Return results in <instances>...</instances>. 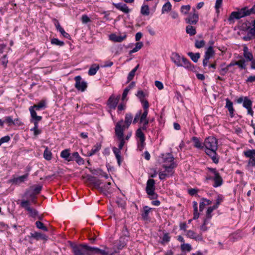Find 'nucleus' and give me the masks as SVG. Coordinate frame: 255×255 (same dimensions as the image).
I'll return each mask as SVG.
<instances>
[{
    "label": "nucleus",
    "instance_id": "nucleus-1",
    "mask_svg": "<svg viewBox=\"0 0 255 255\" xmlns=\"http://www.w3.org/2000/svg\"><path fill=\"white\" fill-rule=\"evenodd\" d=\"M73 255H92L91 247L86 244H77L69 242Z\"/></svg>",
    "mask_w": 255,
    "mask_h": 255
},
{
    "label": "nucleus",
    "instance_id": "nucleus-2",
    "mask_svg": "<svg viewBox=\"0 0 255 255\" xmlns=\"http://www.w3.org/2000/svg\"><path fill=\"white\" fill-rule=\"evenodd\" d=\"M254 8H255L248 9L247 7H245L242 8L240 11L232 12L229 19H239L241 18L250 15L251 14V12L254 10Z\"/></svg>",
    "mask_w": 255,
    "mask_h": 255
},
{
    "label": "nucleus",
    "instance_id": "nucleus-3",
    "mask_svg": "<svg viewBox=\"0 0 255 255\" xmlns=\"http://www.w3.org/2000/svg\"><path fill=\"white\" fill-rule=\"evenodd\" d=\"M155 180L153 179H149L146 183V192L149 195L151 200L156 199L158 197L157 194L155 192Z\"/></svg>",
    "mask_w": 255,
    "mask_h": 255
},
{
    "label": "nucleus",
    "instance_id": "nucleus-4",
    "mask_svg": "<svg viewBox=\"0 0 255 255\" xmlns=\"http://www.w3.org/2000/svg\"><path fill=\"white\" fill-rule=\"evenodd\" d=\"M46 108L45 102L43 100L41 101L39 103L30 106L29 110L30 113V115L32 118H35L37 120H41L42 117L37 116L35 110L39 111L41 109H44Z\"/></svg>",
    "mask_w": 255,
    "mask_h": 255
},
{
    "label": "nucleus",
    "instance_id": "nucleus-5",
    "mask_svg": "<svg viewBox=\"0 0 255 255\" xmlns=\"http://www.w3.org/2000/svg\"><path fill=\"white\" fill-rule=\"evenodd\" d=\"M203 144L207 150L218 149V140L216 138L213 136L206 138Z\"/></svg>",
    "mask_w": 255,
    "mask_h": 255
},
{
    "label": "nucleus",
    "instance_id": "nucleus-6",
    "mask_svg": "<svg viewBox=\"0 0 255 255\" xmlns=\"http://www.w3.org/2000/svg\"><path fill=\"white\" fill-rule=\"evenodd\" d=\"M208 169L214 174V177H213L214 184H213V186L214 187H217L221 186L223 182V179L217 169L216 168L210 167H208Z\"/></svg>",
    "mask_w": 255,
    "mask_h": 255
},
{
    "label": "nucleus",
    "instance_id": "nucleus-7",
    "mask_svg": "<svg viewBox=\"0 0 255 255\" xmlns=\"http://www.w3.org/2000/svg\"><path fill=\"white\" fill-rule=\"evenodd\" d=\"M29 205V202L28 200H23L20 203V206L28 212L29 216L35 218L38 215V212L35 209L31 208Z\"/></svg>",
    "mask_w": 255,
    "mask_h": 255
},
{
    "label": "nucleus",
    "instance_id": "nucleus-8",
    "mask_svg": "<svg viewBox=\"0 0 255 255\" xmlns=\"http://www.w3.org/2000/svg\"><path fill=\"white\" fill-rule=\"evenodd\" d=\"M123 122V120H121L115 126V132L117 138L124 137V132L126 127L125 125H122Z\"/></svg>",
    "mask_w": 255,
    "mask_h": 255
},
{
    "label": "nucleus",
    "instance_id": "nucleus-9",
    "mask_svg": "<svg viewBox=\"0 0 255 255\" xmlns=\"http://www.w3.org/2000/svg\"><path fill=\"white\" fill-rule=\"evenodd\" d=\"M74 80L75 81V88L81 92L85 91L87 87V83L84 81H81L82 78L80 76H76Z\"/></svg>",
    "mask_w": 255,
    "mask_h": 255
},
{
    "label": "nucleus",
    "instance_id": "nucleus-10",
    "mask_svg": "<svg viewBox=\"0 0 255 255\" xmlns=\"http://www.w3.org/2000/svg\"><path fill=\"white\" fill-rule=\"evenodd\" d=\"M87 180L89 183L91 185H93L95 188L99 190H100V185H101L102 182L100 179H98L96 177L91 175H88Z\"/></svg>",
    "mask_w": 255,
    "mask_h": 255
},
{
    "label": "nucleus",
    "instance_id": "nucleus-11",
    "mask_svg": "<svg viewBox=\"0 0 255 255\" xmlns=\"http://www.w3.org/2000/svg\"><path fill=\"white\" fill-rule=\"evenodd\" d=\"M120 99V96L115 97L114 95H111L107 101V105L111 109H115L117 106Z\"/></svg>",
    "mask_w": 255,
    "mask_h": 255
},
{
    "label": "nucleus",
    "instance_id": "nucleus-12",
    "mask_svg": "<svg viewBox=\"0 0 255 255\" xmlns=\"http://www.w3.org/2000/svg\"><path fill=\"white\" fill-rule=\"evenodd\" d=\"M176 167V164L175 162H172L170 164H164L163 167L165 169L164 172L166 173L167 175L169 177L172 176L174 173L173 169Z\"/></svg>",
    "mask_w": 255,
    "mask_h": 255
},
{
    "label": "nucleus",
    "instance_id": "nucleus-13",
    "mask_svg": "<svg viewBox=\"0 0 255 255\" xmlns=\"http://www.w3.org/2000/svg\"><path fill=\"white\" fill-rule=\"evenodd\" d=\"M186 236L190 239H194L197 241H202L203 240L201 234H197L192 230L187 231Z\"/></svg>",
    "mask_w": 255,
    "mask_h": 255
},
{
    "label": "nucleus",
    "instance_id": "nucleus-14",
    "mask_svg": "<svg viewBox=\"0 0 255 255\" xmlns=\"http://www.w3.org/2000/svg\"><path fill=\"white\" fill-rule=\"evenodd\" d=\"M92 255L95 254H99L101 255H113V253L110 252L108 249L106 250H101L96 247H92L91 248Z\"/></svg>",
    "mask_w": 255,
    "mask_h": 255
},
{
    "label": "nucleus",
    "instance_id": "nucleus-15",
    "mask_svg": "<svg viewBox=\"0 0 255 255\" xmlns=\"http://www.w3.org/2000/svg\"><path fill=\"white\" fill-rule=\"evenodd\" d=\"M194 13L186 19V22L190 24H195L198 21L199 16L195 8H193Z\"/></svg>",
    "mask_w": 255,
    "mask_h": 255
},
{
    "label": "nucleus",
    "instance_id": "nucleus-16",
    "mask_svg": "<svg viewBox=\"0 0 255 255\" xmlns=\"http://www.w3.org/2000/svg\"><path fill=\"white\" fill-rule=\"evenodd\" d=\"M28 176V174L26 173L20 176H18L16 178H13L10 180V182L14 184H19L24 182L27 179Z\"/></svg>",
    "mask_w": 255,
    "mask_h": 255
},
{
    "label": "nucleus",
    "instance_id": "nucleus-17",
    "mask_svg": "<svg viewBox=\"0 0 255 255\" xmlns=\"http://www.w3.org/2000/svg\"><path fill=\"white\" fill-rule=\"evenodd\" d=\"M182 57L179 54L177 53H173L171 56L172 61L175 63L178 67L182 66Z\"/></svg>",
    "mask_w": 255,
    "mask_h": 255
},
{
    "label": "nucleus",
    "instance_id": "nucleus-18",
    "mask_svg": "<svg viewBox=\"0 0 255 255\" xmlns=\"http://www.w3.org/2000/svg\"><path fill=\"white\" fill-rule=\"evenodd\" d=\"M113 5L117 9L120 10L126 13H128L130 11V9L128 8V6L125 3L121 2L118 3H114Z\"/></svg>",
    "mask_w": 255,
    "mask_h": 255
},
{
    "label": "nucleus",
    "instance_id": "nucleus-19",
    "mask_svg": "<svg viewBox=\"0 0 255 255\" xmlns=\"http://www.w3.org/2000/svg\"><path fill=\"white\" fill-rule=\"evenodd\" d=\"M182 61L183 62L182 67H184L185 68L191 71H193L194 69V65L185 57H182Z\"/></svg>",
    "mask_w": 255,
    "mask_h": 255
},
{
    "label": "nucleus",
    "instance_id": "nucleus-20",
    "mask_svg": "<svg viewBox=\"0 0 255 255\" xmlns=\"http://www.w3.org/2000/svg\"><path fill=\"white\" fill-rule=\"evenodd\" d=\"M152 210L151 208L147 206L143 207V212L141 214V217L144 221H148L150 219L149 217V214L150 211Z\"/></svg>",
    "mask_w": 255,
    "mask_h": 255
},
{
    "label": "nucleus",
    "instance_id": "nucleus-21",
    "mask_svg": "<svg viewBox=\"0 0 255 255\" xmlns=\"http://www.w3.org/2000/svg\"><path fill=\"white\" fill-rule=\"evenodd\" d=\"M127 37L126 34L124 36L117 35L115 34H112L110 36V39L116 42H121L126 39Z\"/></svg>",
    "mask_w": 255,
    "mask_h": 255
},
{
    "label": "nucleus",
    "instance_id": "nucleus-22",
    "mask_svg": "<svg viewBox=\"0 0 255 255\" xmlns=\"http://www.w3.org/2000/svg\"><path fill=\"white\" fill-rule=\"evenodd\" d=\"M121 150L119 148H117L116 147H113V151L115 155L116 158L117 160L119 166H120L122 162V157L121 155Z\"/></svg>",
    "mask_w": 255,
    "mask_h": 255
},
{
    "label": "nucleus",
    "instance_id": "nucleus-23",
    "mask_svg": "<svg viewBox=\"0 0 255 255\" xmlns=\"http://www.w3.org/2000/svg\"><path fill=\"white\" fill-rule=\"evenodd\" d=\"M102 145L100 143H96L94 145L91 149V151L87 153L88 156H91L95 154L97 152L100 150L101 148Z\"/></svg>",
    "mask_w": 255,
    "mask_h": 255
},
{
    "label": "nucleus",
    "instance_id": "nucleus-24",
    "mask_svg": "<svg viewBox=\"0 0 255 255\" xmlns=\"http://www.w3.org/2000/svg\"><path fill=\"white\" fill-rule=\"evenodd\" d=\"M30 236L31 238H33V239H35L36 240H39L40 239L46 240L47 239V236L38 232L30 233Z\"/></svg>",
    "mask_w": 255,
    "mask_h": 255
},
{
    "label": "nucleus",
    "instance_id": "nucleus-25",
    "mask_svg": "<svg viewBox=\"0 0 255 255\" xmlns=\"http://www.w3.org/2000/svg\"><path fill=\"white\" fill-rule=\"evenodd\" d=\"M233 105V102H231L229 99H226V108H227L229 110L230 116L231 117H234V112L235 111Z\"/></svg>",
    "mask_w": 255,
    "mask_h": 255
},
{
    "label": "nucleus",
    "instance_id": "nucleus-26",
    "mask_svg": "<svg viewBox=\"0 0 255 255\" xmlns=\"http://www.w3.org/2000/svg\"><path fill=\"white\" fill-rule=\"evenodd\" d=\"M132 115L131 113H127L125 116V123L126 128H128L132 120Z\"/></svg>",
    "mask_w": 255,
    "mask_h": 255
},
{
    "label": "nucleus",
    "instance_id": "nucleus-27",
    "mask_svg": "<svg viewBox=\"0 0 255 255\" xmlns=\"http://www.w3.org/2000/svg\"><path fill=\"white\" fill-rule=\"evenodd\" d=\"M99 69V66L96 64L91 65L88 71V74L90 76L95 75L97 71Z\"/></svg>",
    "mask_w": 255,
    "mask_h": 255
},
{
    "label": "nucleus",
    "instance_id": "nucleus-28",
    "mask_svg": "<svg viewBox=\"0 0 255 255\" xmlns=\"http://www.w3.org/2000/svg\"><path fill=\"white\" fill-rule=\"evenodd\" d=\"M235 64L238 66L241 69L246 70L247 69V65L246 64L245 59L242 58L239 61H235Z\"/></svg>",
    "mask_w": 255,
    "mask_h": 255
},
{
    "label": "nucleus",
    "instance_id": "nucleus-29",
    "mask_svg": "<svg viewBox=\"0 0 255 255\" xmlns=\"http://www.w3.org/2000/svg\"><path fill=\"white\" fill-rule=\"evenodd\" d=\"M74 157H75L74 161L79 165H83L84 163V160L79 154L78 152H74Z\"/></svg>",
    "mask_w": 255,
    "mask_h": 255
},
{
    "label": "nucleus",
    "instance_id": "nucleus-30",
    "mask_svg": "<svg viewBox=\"0 0 255 255\" xmlns=\"http://www.w3.org/2000/svg\"><path fill=\"white\" fill-rule=\"evenodd\" d=\"M188 55L190 57L192 60L194 62H197L198 59L200 57V54L199 53H194L193 52H189L188 53Z\"/></svg>",
    "mask_w": 255,
    "mask_h": 255
},
{
    "label": "nucleus",
    "instance_id": "nucleus-31",
    "mask_svg": "<svg viewBox=\"0 0 255 255\" xmlns=\"http://www.w3.org/2000/svg\"><path fill=\"white\" fill-rule=\"evenodd\" d=\"M215 55V51L213 47L211 46H209L205 52L204 56L211 58Z\"/></svg>",
    "mask_w": 255,
    "mask_h": 255
},
{
    "label": "nucleus",
    "instance_id": "nucleus-32",
    "mask_svg": "<svg viewBox=\"0 0 255 255\" xmlns=\"http://www.w3.org/2000/svg\"><path fill=\"white\" fill-rule=\"evenodd\" d=\"M244 154L246 157L250 158V159L254 158L255 155V149H249L244 152Z\"/></svg>",
    "mask_w": 255,
    "mask_h": 255
},
{
    "label": "nucleus",
    "instance_id": "nucleus-33",
    "mask_svg": "<svg viewBox=\"0 0 255 255\" xmlns=\"http://www.w3.org/2000/svg\"><path fill=\"white\" fill-rule=\"evenodd\" d=\"M139 65H137L128 74V82H129L132 80L135 75V72L139 68Z\"/></svg>",
    "mask_w": 255,
    "mask_h": 255
},
{
    "label": "nucleus",
    "instance_id": "nucleus-34",
    "mask_svg": "<svg viewBox=\"0 0 255 255\" xmlns=\"http://www.w3.org/2000/svg\"><path fill=\"white\" fill-rule=\"evenodd\" d=\"M186 31L190 36H193L196 33V30L195 27L191 25H188L186 26Z\"/></svg>",
    "mask_w": 255,
    "mask_h": 255
},
{
    "label": "nucleus",
    "instance_id": "nucleus-35",
    "mask_svg": "<svg viewBox=\"0 0 255 255\" xmlns=\"http://www.w3.org/2000/svg\"><path fill=\"white\" fill-rule=\"evenodd\" d=\"M136 136L139 138L140 140H145V137L144 133L142 131L141 128H138L136 131Z\"/></svg>",
    "mask_w": 255,
    "mask_h": 255
},
{
    "label": "nucleus",
    "instance_id": "nucleus-36",
    "mask_svg": "<svg viewBox=\"0 0 255 255\" xmlns=\"http://www.w3.org/2000/svg\"><path fill=\"white\" fill-rule=\"evenodd\" d=\"M192 140L194 142L195 147L200 149H202L204 147V146L202 145V143L200 141L198 137L193 136L192 137Z\"/></svg>",
    "mask_w": 255,
    "mask_h": 255
},
{
    "label": "nucleus",
    "instance_id": "nucleus-37",
    "mask_svg": "<svg viewBox=\"0 0 255 255\" xmlns=\"http://www.w3.org/2000/svg\"><path fill=\"white\" fill-rule=\"evenodd\" d=\"M143 44L142 42H137L135 44V47L129 51V54H131L133 53L137 52L139 49H140L143 47Z\"/></svg>",
    "mask_w": 255,
    "mask_h": 255
},
{
    "label": "nucleus",
    "instance_id": "nucleus-38",
    "mask_svg": "<svg viewBox=\"0 0 255 255\" xmlns=\"http://www.w3.org/2000/svg\"><path fill=\"white\" fill-rule=\"evenodd\" d=\"M174 158L173 156L171 154L168 153L164 159V164H167L169 165L172 162H174Z\"/></svg>",
    "mask_w": 255,
    "mask_h": 255
},
{
    "label": "nucleus",
    "instance_id": "nucleus-39",
    "mask_svg": "<svg viewBox=\"0 0 255 255\" xmlns=\"http://www.w3.org/2000/svg\"><path fill=\"white\" fill-rule=\"evenodd\" d=\"M253 102L248 98V97H245L244 102L243 103V107L247 109L248 108H250V107L252 106Z\"/></svg>",
    "mask_w": 255,
    "mask_h": 255
},
{
    "label": "nucleus",
    "instance_id": "nucleus-40",
    "mask_svg": "<svg viewBox=\"0 0 255 255\" xmlns=\"http://www.w3.org/2000/svg\"><path fill=\"white\" fill-rule=\"evenodd\" d=\"M43 157L47 160H50L52 158V153L48 149L47 147H46L44 151Z\"/></svg>",
    "mask_w": 255,
    "mask_h": 255
},
{
    "label": "nucleus",
    "instance_id": "nucleus-41",
    "mask_svg": "<svg viewBox=\"0 0 255 255\" xmlns=\"http://www.w3.org/2000/svg\"><path fill=\"white\" fill-rule=\"evenodd\" d=\"M111 185V183L110 182H108L104 186L101 187V188L100 190V192H103L104 194H106V192H109V190H110Z\"/></svg>",
    "mask_w": 255,
    "mask_h": 255
},
{
    "label": "nucleus",
    "instance_id": "nucleus-42",
    "mask_svg": "<svg viewBox=\"0 0 255 255\" xmlns=\"http://www.w3.org/2000/svg\"><path fill=\"white\" fill-rule=\"evenodd\" d=\"M217 209V206H213L212 207H210L208 208L207 209V213H206V217H207V219H210L211 217H212V215H211V213L215 209Z\"/></svg>",
    "mask_w": 255,
    "mask_h": 255
},
{
    "label": "nucleus",
    "instance_id": "nucleus-43",
    "mask_svg": "<svg viewBox=\"0 0 255 255\" xmlns=\"http://www.w3.org/2000/svg\"><path fill=\"white\" fill-rule=\"evenodd\" d=\"M172 7V5L169 2H167L165 3L162 8V12L163 13L165 12H168L171 10Z\"/></svg>",
    "mask_w": 255,
    "mask_h": 255
},
{
    "label": "nucleus",
    "instance_id": "nucleus-44",
    "mask_svg": "<svg viewBox=\"0 0 255 255\" xmlns=\"http://www.w3.org/2000/svg\"><path fill=\"white\" fill-rule=\"evenodd\" d=\"M140 12L143 15H148L150 13L148 5H144L142 6Z\"/></svg>",
    "mask_w": 255,
    "mask_h": 255
},
{
    "label": "nucleus",
    "instance_id": "nucleus-45",
    "mask_svg": "<svg viewBox=\"0 0 255 255\" xmlns=\"http://www.w3.org/2000/svg\"><path fill=\"white\" fill-rule=\"evenodd\" d=\"M70 153L69 149H66L62 150L61 152L60 156L62 158L64 159L65 160H66L68 158V156L70 154Z\"/></svg>",
    "mask_w": 255,
    "mask_h": 255
},
{
    "label": "nucleus",
    "instance_id": "nucleus-46",
    "mask_svg": "<svg viewBox=\"0 0 255 255\" xmlns=\"http://www.w3.org/2000/svg\"><path fill=\"white\" fill-rule=\"evenodd\" d=\"M35 225H36V227L38 228V229H41L44 231H48V229L47 228V227H46L44 224L41 222L40 221H36L35 222Z\"/></svg>",
    "mask_w": 255,
    "mask_h": 255
},
{
    "label": "nucleus",
    "instance_id": "nucleus-47",
    "mask_svg": "<svg viewBox=\"0 0 255 255\" xmlns=\"http://www.w3.org/2000/svg\"><path fill=\"white\" fill-rule=\"evenodd\" d=\"M51 43L52 44L58 45V46H63L64 45V42L59 40L57 38H52L51 39Z\"/></svg>",
    "mask_w": 255,
    "mask_h": 255
},
{
    "label": "nucleus",
    "instance_id": "nucleus-48",
    "mask_svg": "<svg viewBox=\"0 0 255 255\" xmlns=\"http://www.w3.org/2000/svg\"><path fill=\"white\" fill-rule=\"evenodd\" d=\"M244 57L245 58L246 61H251L254 59L253 54L251 52L243 53Z\"/></svg>",
    "mask_w": 255,
    "mask_h": 255
},
{
    "label": "nucleus",
    "instance_id": "nucleus-49",
    "mask_svg": "<svg viewBox=\"0 0 255 255\" xmlns=\"http://www.w3.org/2000/svg\"><path fill=\"white\" fill-rule=\"evenodd\" d=\"M4 122V123H6L7 124L8 126H10L12 125H14L15 123L14 121H13L12 118L10 116L6 117L5 118V120L3 121Z\"/></svg>",
    "mask_w": 255,
    "mask_h": 255
},
{
    "label": "nucleus",
    "instance_id": "nucleus-50",
    "mask_svg": "<svg viewBox=\"0 0 255 255\" xmlns=\"http://www.w3.org/2000/svg\"><path fill=\"white\" fill-rule=\"evenodd\" d=\"M148 113V110H144L143 113L140 115V123H142V122L144 120H148V119H147V115Z\"/></svg>",
    "mask_w": 255,
    "mask_h": 255
},
{
    "label": "nucleus",
    "instance_id": "nucleus-51",
    "mask_svg": "<svg viewBox=\"0 0 255 255\" xmlns=\"http://www.w3.org/2000/svg\"><path fill=\"white\" fill-rule=\"evenodd\" d=\"M181 249L182 251H187L188 252H190L192 248L190 245L184 243L181 245Z\"/></svg>",
    "mask_w": 255,
    "mask_h": 255
},
{
    "label": "nucleus",
    "instance_id": "nucleus-52",
    "mask_svg": "<svg viewBox=\"0 0 255 255\" xmlns=\"http://www.w3.org/2000/svg\"><path fill=\"white\" fill-rule=\"evenodd\" d=\"M191 8L190 5H182L181 8V11L182 13L186 14L188 13Z\"/></svg>",
    "mask_w": 255,
    "mask_h": 255
},
{
    "label": "nucleus",
    "instance_id": "nucleus-53",
    "mask_svg": "<svg viewBox=\"0 0 255 255\" xmlns=\"http://www.w3.org/2000/svg\"><path fill=\"white\" fill-rule=\"evenodd\" d=\"M205 44V42L204 40H197L195 41V46L197 48H201L204 47Z\"/></svg>",
    "mask_w": 255,
    "mask_h": 255
},
{
    "label": "nucleus",
    "instance_id": "nucleus-54",
    "mask_svg": "<svg viewBox=\"0 0 255 255\" xmlns=\"http://www.w3.org/2000/svg\"><path fill=\"white\" fill-rule=\"evenodd\" d=\"M217 149H206L205 152L207 155H208L210 157L214 156L215 154H217Z\"/></svg>",
    "mask_w": 255,
    "mask_h": 255
},
{
    "label": "nucleus",
    "instance_id": "nucleus-55",
    "mask_svg": "<svg viewBox=\"0 0 255 255\" xmlns=\"http://www.w3.org/2000/svg\"><path fill=\"white\" fill-rule=\"evenodd\" d=\"M42 188V186L38 185L36 186H33V190L35 194H38L40 193V191L41 190Z\"/></svg>",
    "mask_w": 255,
    "mask_h": 255
},
{
    "label": "nucleus",
    "instance_id": "nucleus-56",
    "mask_svg": "<svg viewBox=\"0 0 255 255\" xmlns=\"http://www.w3.org/2000/svg\"><path fill=\"white\" fill-rule=\"evenodd\" d=\"M224 197L222 195L219 194L217 196V199H216V203L214 206H217V208H218L219 205L221 204V203L223 201Z\"/></svg>",
    "mask_w": 255,
    "mask_h": 255
},
{
    "label": "nucleus",
    "instance_id": "nucleus-57",
    "mask_svg": "<svg viewBox=\"0 0 255 255\" xmlns=\"http://www.w3.org/2000/svg\"><path fill=\"white\" fill-rule=\"evenodd\" d=\"M136 96L138 98L140 101H141L144 100V98L145 97V95L142 91L139 90L137 91Z\"/></svg>",
    "mask_w": 255,
    "mask_h": 255
},
{
    "label": "nucleus",
    "instance_id": "nucleus-58",
    "mask_svg": "<svg viewBox=\"0 0 255 255\" xmlns=\"http://www.w3.org/2000/svg\"><path fill=\"white\" fill-rule=\"evenodd\" d=\"M6 55H3V57L1 59H0V62L1 65L4 67V68H6L7 66V64L8 63V60L6 59Z\"/></svg>",
    "mask_w": 255,
    "mask_h": 255
},
{
    "label": "nucleus",
    "instance_id": "nucleus-59",
    "mask_svg": "<svg viewBox=\"0 0 255 255\" xmlns=\"http://www.w3.org/2000/svg\"><path fill=\"white\" fill-rule=\"evenodd\" d=\"M117 138L120 141V143L118 145L119 147L118 148H119L120 149H122L125 143V139L124 138V137H121V138L120 137Z\"/></svg>",
    "mask_w": 255,
    "mask_h": 255
},
{
    "label": "nucleus",
    "instance_id": "nucleus-60",
    "mask_svg": "<svg viewBox=\"0 0 255 255\" xmlns=\"http://www.w3.org/2000/svg\"><path fill=\"white\" fill-rule=\"evenodd\" d=\"M141 114V110H139L136 113V114L134 117V118L133 119V124H135L136 123H137V122L139 120H140Z\"/></svg>",
    "mask_w": 255,
    "mask_h": 255
},
{
    "label": "nucleus",
    "instance_id": "nucleus-61",
    "mask_svg": "<svg viewBox=\"0 0 255 255\" xmlns=\"http://www.w3.org/2000/svg\"><path fill=\"white\" fill-rule=\"evenodd\" d=\"M228 70L229 69L227 66H226V67L220 68L219 69V72L220 73V75L224 76L227 74Z\"/></svg>",
    "mask_w": 255,
    "mask_h": 255
},
{
    "label": "nucleus",
    "instance_id": "nucleus-62",
    "mask_svg": "<svg viewBox=\"0 0 255 255\" xmlns=\"http://www.w3.org/2000/svg\"><path fill=\"white\" fill-rule=\"evenodd\" d=\"M142 104L143 108L144 110H148L149 103L147 100L144 99L140 101Z\"/></svg>",
    "mask_w": 255,
    "mask_h": 255
},
{
    "label": "nucleus",
    "instance_id": "nucleus-63",
    "mask_svg": "<svg viewBox=\"0 0 255 255\" xmlns=\"http://www.w3.org/2000/svg\"><path fill=\"white\" fill-rule=\"evenodd\" d=\"M10 138L8 135L4 136L0 139V146L3 143L7 142L9 141Z\"/></svg>",
    "mask_w": 255,
    "mask_h": 255
},
{
    "label": "nucleus",
    "instance_id": "nucleus-64",
    "mask_svg": "<svg viewBox=\"0 0 255 255\" xmlns=\"http://www.w3.org/2000/svg\"><path fill=\"white\" fill-rule=\"evenodd\" d=\"M82 22L84 24H86L91 21L90 18L86 14L83 15L81 17Z\"/></svg>",
    "mask_w": 255,
    "mask_h": 255
}]
</instances>
